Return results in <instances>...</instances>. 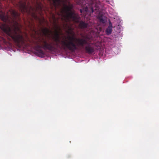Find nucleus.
<instances>
[{"mask_svg": "<svg viewBox=\"0 0 159 159\" xmlns=\"http://www.w3.org/2000/svg\"><path fill=\"white\" fill-rule=\"evenodd\" d=\"M86 43V41L85 39H77L73 34L69 36L62 42V44L65 48H68L70 50L76 49L77 47L83 48L84 45Z\"/></svg>", "mask_w": 159, "mask_h": 159, "instance_id": "obj_1", "label": "nucleus"}, {"mask_svg": "<svg viewBox=\"0 0 159 159\" xmlns=\"http://www.w3.org/2000/svg\"><path fill=\"white\" fill-rule=\"evenodd\" d=\"M71 7L65 5L64 11L66 13V17L67 20H73L77 22L79 21V19L78 16L73 13L71 10Z\"/></svg>", "mask_w": 159, "mask_h": 159, "instance_id": "obj_2", "label": "nucleus"}, {"mask_svg": "<svg viewBox=\"0 0 159 159\" xmlns=\"http://www.w3.org/2000/svg\"><path fill=\"white\" fill-rule=\"evenodd\" d=\"M9 35L11 36L18 43H22L23 42L24 39L21 34H16L14 36L11 35L10 34Z\"/></svg>", "mask_w": 159, "mask_h": 159, "instance_id": "obj_3", "label": "nucleus"}, {"mask_svg": "<svg viewBox=\"0 0 159 159\" xmlns=\"http://www.w3.org/2000/svg\"><path fill=\"white\" fill-rule=\"evenodd\" d=\"M96 3V1H92V12H93L94 11V10H97L98 9V5Z\"/></svg>", "mask_w": 159, "mask_h": 159, "instance_id": "obj_4", "label": "nucleus"}, {"mask_svg": "<svg viewBox=\"0 0 159 159\" xmlns=\"http://www.w3.org/2000/svg\"><path fill=\"white\" fill-rule=\"evenodd\" d=\"M43 47L45 49H51L52 48V45L51 44H48L46 42H44Z\"/></svg>", "mask_w": 159, "mask_h": 159, "instance_id": "obj_5", "label": "nucleus"}, {"mask_svg": "<svg viewBox=\"0 0 159 159\" xmlns=\"http://www.w3.org/2000/svg\"><path fill=\"white\" fill-rule=\"evenodd\" d=\"M85 49L86 51L89 53H92L94 52L93 48L89 46H86Z\"/></svg>", "mask_w": 159, "mask_h": 159, "instance_id": "obj_6", "label": "nucleus"}, {"mask_svg": "<svg viewBox=\"0 0 159 159\" xmlns=\"http://www.w3.org/2000/svg\"><path fill=\"white\" fill-rule=\"evenodd\" d=\"M80 27L82 28L88 27V25L83 21L80 22L79 24Z\"/></svg>", "mask_w": 159, "mask_h": 159, "instance_id": "obj_7", "label": "nucleus"}, {"mask_svg": "<svg viewBox=\"0 0 159 159\" xmlns=\"http://www.w3.org/2000/svg\"><path fill=\"white\" fill-rule=\"evenodd\" d=\"M112 31V26H109L107 29L106 30V32L107 34H110L111 33Z\"/></svg>", "mask_w": 159, "mask_h": 159, "instance_id": "obj_8", "label": "nucleus"}, {"mask_svg": "<svg viewBox=\"0 0 159 159\" xmlns=\"http://www.w3.org/2000/svg\"><path fill=\"white\" fill-rule=\"evenodd\" d=\"M99 19L102 23H105V17L104 16H102L99 17Z\"/></svg>", "mask_w": 159, "mask_h": 159, "instance_id": "obj_9", "label": "nucleus"}, {"mask_svg": "<svg viewBox=\"0 0 159 159\" xmlns=\"http://www.w3.org/2000/svg\"><path fill=\"white\" fill-rule=\"evenodd\" d=\"M11 14L12 15L15 17H16L18 16V13L15 11H12L11 12Z\"/></svg>", "mask_w": 159, "mask_h": 159, "instance_id": "obj_10", "label": "nucleus"}, {"mask_svg": "<svg viewBox=\"0 0 159 159\" xmlns=\"http://www.w3.org/2000/svg\"><path fill=\"white\" fill-rule=\"evenodd\" d=\"M60 0H53V2L54 5H56V3L57 2L58 4H60Z\"/></svg>", "mask_w": 159, "mask_h": 159, "instance_id": "obj_11", "label": "nucleus"}, {"mask_svg": "<svg viewBox=\"0 0 159 159\" xmlns=\"http://www.w3.org/2000/svg\"><path fill=\"white\" fill-rule=\"evenodd\" d=\"M1 18L3 21H6V19H5L4 17H2V16H1Z\"/></svg>", "mask_w": 159, "mask_h": 159, "instance_id": "obj_12", "label": "nucleus"}, {"mask_svg": "<svg viewBox=\"0 0 159 159\" xmlns=\"http://www.w3.org/2000/svg\"><path fill=\"white\" fill-rule=\"evenodd\" d=\"M23 9H25V6H23Z\"/></svg>", "mask_w": 159, "mask_h": 159, "instance_id": "obj_13", "label": "nucleus"}, {"mask_svg": "<svg viewBox=\"0 0 159 159\" xmlns=\"http://www.w3.org/2000/svg\"><path fill=\"white\" fill-rule=\"evenodd\" d=\"M86 38L87 39H89V38L88 37H87Z\"/></svg>", "mask_w": 159, "mask_h": 159, "instance_id": "obj_14", "label": "nucleus"}, {"mask_svg": "<svg viewBox=\"0 0 159 159\" xmlns=\"http://www.w3.org/2000/svg\"><path fill=\"white\" fill-rule=\"evenodd\" d=\"M100 46L99 45H98V47H100Z\"/></svg>", "mask_w": 159, "mask_h": 159, "instance_id": "obj_15", "label": "nucleus"}]
</instances>
